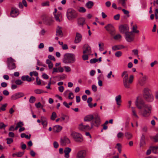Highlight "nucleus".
Returning <instances> with one entry per match:
<instances>
[{"label": "nucleus", "instance_id": "obj_42", "mask_svg": "<svg viewBox=\"0 0 158 158\" xmlns=\"http://www.w3.org/2000/svg\"><path fill=\"white\" fill-rule=\"evenodd\" d=\"M21 137L22 138L25 137L26 139H29L30 138L31 135L28 136L25 133H22L21 135Z\"/></svg>", "mask_w": 158, "mask_h": 158}, {"label": "nucleus", "instance_id": "obj_6", "mask_svg": "<svg viewBox=\"0 0 158 158\" xmlns=\"http://www.w3.org/2000/svg\"><path fill=\"white\" fill-rule=\"evenodd\" d=\"M93 122L91 123V125L92 124L93 125V127L94 126L98 127H99L100 124V117L99 116L98 114V113H95L94 114V117L93 118Z\"/></svg>", "mask_w": 158, "mask_h": 158}, {"label": "nucleus", "instance_id": "obj_1", "mask_svg": "<svg viewBox=\"0 0 158 158\" xmlns=\"http://www.w3.org/2000/svg\"><path fill=\"white\" fill-rule=\"evenodd\" d=\"M135 105L139 109L143 108L144 109L143 111L139 112L141 115L145 118L148 117L150 116L152 109L151 105L145 104L143 100L142 99L139 101H136Z\"/></svg>", "mask_w": 158, "mask_h": 158}, {"label": "nucleus", "instance_id": "obj_21", "mask_svg": "<svg viewBox=\"0 0 158 158\" xmlns=\"http://www.w3.org/2000/svg\"><path fill=\"white\" fill-rule=\"evenodd\" d=\"M62 129V127L59 125H56L53 127V130L55 132H60Z\"/></svg>", "mask_w": 158, "mask_h": 158}, {"label": "nucleus", "instance_id": "obj_32", "mask_svg": "<svg viewBox=\"0 0 158 158\" xmlns=\"http://www.w3.org/2000/svg\"><path fill=\"white\" fill-rule=\"evenodd\" d=\"M152 152L154 153H158V146H152L150 147Z\"/></svg>", "mask_w": 158, "mask_h": 158}, {"label": "nucleus", "instance_id": "obj_59", "mask_svg": "<svg viewBox=\"0 0 158 158\" xmlns=\"http://www.w3.org/2000/svg\"><path fill=\"white\" fill-rule=\"evenodd\" d=\"M23 82L20 79H18L15 81V83L18 85H20Z\"/></svg>", "mask_w": 158, "mask_h": 158}, {"label": "nucleus", "instance_id": "obj_36", "mask_svg": "<svg viewBox=\"0 0 158 158\" xmlns=\"http://www.w3.org/2000/svg\"><path fill=\"white\" fill-rule=\"evenodd\" d=\"M34 91L35 93L37 94H40L44 93H47L46 92H45L42 89H35Z\"/></svg>", "mask_w": 158, "mask_h": 158}, {"label": "nucleus", "instance_id": "obj_13", "mask_svg": "<svg viewBox=\"0 0 158 158\" xmlns=\"http://www.w3.org/2000/svg\"><path fill=\"white\" fill-rule=\"evenodd\" d=\"M85 19L84 18L81 17L77 19V24L78 26L83 27V25L85 24Z\"/></svg>", "mask_w": 158, "mask_h": 158}, {"label": "nucleus", "instance_id": "obj_45", "mask_svg": "<svg viewBox=\"0 0 158 158\" xmlns=\"http://www.w3.org/2000/svg\"><path fill=\"white\" fill-rule=\"evenodd\" d=\"M124 136V134L122 132H120L118 133L117 135V136L118 139H121Z\"/></svg>", "mask_w": 158, "mask_h": 158}, {"label": "nucleus", "instance_id": "obj_39", "mask_svg": "<svg viewBox=\"0 0 158 158\" xmlns=\"http://www.w3.org/2000/svg\"><path fill=\"white\" fill-rule=\"evenodd\" d=\"M57 117V115L56 112H54L52 113V114L51 116V119L52 120H55V118Z\"/></svg>", "mask_w": 158, "mask_h": 158}, {"label": "nucleus", "instance_id": "obj_62", "mask_svg": "<svg viewBox=\"0 0 158 158\" xmlns=\"http://www.w3.org/2000/svg\"><path fill=\"white\" fill-rule=\"evenodd\" d=\"M92 89L93 91L95 92L97 90V87L96 85H93L92 86Z\"/></svg>", "mask_w": 158, "mask_h": 158}, {"label": "nucleus", "instance_id": "obj_53", "mask_svg": "<svg viewBox=\"0 0 158 158\" xmlns=\"http://www.w3.org/2000/svg\"><path fill=\"white\" fill-rule=\"evenodd\" d=\"M121 38V35L119 34H118L115 35L114 37V38L115 40H118Z\"/></svg>", "mask_w": 158, "mask_h": 158}, {"label": "nucleus", "instance_id": "obj_37", "mask_svg": "<svg viewBox=\"0 0 158 158\" xmlns=\"http://www.w3.org/2000/svg\"><path fill=\"white\" fill-rule=\"evenodd\" d=\"M132 108V115H133L134 116H135L136 118H139V117L136 114V112L134 108L133 107H131Z\"/></svg>", "mask_w": 158, "mask_h": 158}, {"label": "nucleus", "instance_id": "obj_12", "mask_svg": "<svg viewBox=\"0 0 158 158\" xmlns=\"http://www.w3.org/2000/svg\"><path fill=\"white\" fill-rule=\"evenodd\" d=\"M119 29L120 32L123 33H128L129 30L128 26L126 25H121L119 27Z\"/></svg>", "mask_w": 158, "mask_h": 158}, {"label": "nucleus", "instance_id": "obj_7", "mask_svg": "<svg viewBox=\"0 0 158 158\" xmlns=\"http://www.w3.org/2000/svg\"><path fill=\"white\" fill-rule=\"evenodd\" d=\"M105 28L112 36H113L115 33V29L111 24H108L106 25Z\"/></svg>", "mask_w": 158, "mask_h": 158}, {"label": "nucleus", "instance_id": "obj_8", "mask_svg": "<svg viewBox=\"0 0 158 158\" xmlns=\"http://www.w3.org/2000/svg\"><path fill=\"white\" fill-rule=\"evenodd\" d=\"M125 38L128 42H131L133 41L135 37V34L132 32H128L125 34Z\"/></svg>", "mask_w": 158, "mask_h": 158}, {"label": "nucleus", "instance_id": "obj_27", "mask_svg": "<svg viewBox=\"0 0 158 158\" xmlns=\"http://www.w3.org/2000/svg\"><path fill=\"white\" fill-rule=\"evenodd\" d=\"M21 79L23 81H26L28 82L32 81V78L28 75L23 76L21 77Z\"/></svg>", "mask_w": 158, "mask_h": 158}, {"label": "nucleus", "instance_id": "obj_24", "mask_svg": "<svg viewBox=\"0 0 158 158\" xmlns=\"http://www.w3.org/2000/svg\"><path fill=\"white\" fill-rule=\"evenodd\" d=\"M115 100L116 102V104L118 106H120L121 101V96L120 95H119L116 96Z\"/></svg>", "mask_w": 158, "mask_h": 158}, {"label": "nucleus", "instance_id": "obj_56", "mask_svg": "<svg viewBox=\"0 0 158 158\" xmlns=\"http://www.w3.org/2000/svg\"><path fill=\"white\" fill-rule=\"evenodd\" d=\"M24 125V124L23 122L21 121L19 122L16 125L17 127H21L22 126H23Z\"/></svg>", "mask_w": 158, "mask_h": 158}, {"label": "nucleus", "instance_id": "obj_43", "mask_svg": "<svg viewBox=\"0 0 158 158\" xmlns=\"http://www.w3.org/2000/svg\"><path fill=\"white\" fill-rule=\"evenodd\" d=\"M7 106V104L6 103L2 105L0 108V110H2V111H5L6 110V108Z\"/></svg>", "mask_w": 158, "mask_h": 158}, {"label": "nucleus", "instance_id": "obj_63", "mask_svg": "<svg viewBox=\"0 0 158 158\" xmlns=\"http://www.w3.org/2000/svg\"><path fill=\"white\" fill-rule=\"evenodd\" d=\"M36 81L37 84L38 85H40L41 84V81L40 79H39L38 77H37L36 78Z\"/></svg>", "mask_w": 158, "mask_h": 158}, {"label": "nucleus", "instance_id": "obj_29", "mask_svg": "<svg viewBox=\"0 0 158 158\" xmlns=\"http://www.w3.org/2000/svg\"><path fill=\"white\" fill-rule=\"evenodd\" d=\"M53 20L52 18L49 17L47 18L45 21L44 23L45 24L47 25H50L52 23Z\"/></svg>", "mask_w": 158, "mask_h": 158}, {"label": "nucleus", "instance_id": "obj_26", "mask_svg": "<svg viewBox=\"0 0 158 158\" xmlns=\"http://www.w3.org/2000/svg\"><path fill=\"white\" fill-rule=\"evenodd\" d=\"M41 120L42 124L44 127H46L48 124L46 118L42 116L41 118Z\"/></svg>", "mask_w": 158, "mask_h": 158}, {"label": "nucleus", "instance_id": "obj_44", "mask_svg": "<svg viewBox=\"0 0 158 158\" xmlns=\"http://www.w3.org/2000/svg\"><path fill=\"white\" fill-rule=\"evenodd\" d=\"M78 10L79 12L84 13L86 11V9L83 7H80L78 8Z\"/></svg>", "mask_w": 158, "mask_h": 158}, {"label": "nucleus", "instance_id": "obj_41", "mask_svg": "<svg viewBox=\"0 0 158 158\" xmlns=\"http://www.w3.org/2000/svg\"><path fill=\"white\" fill-rule=\"evenodd\" d=\"M146 80V77H143L141 80V81L140 83V85L141 86L143 85L145 83Z\"/></svg>", "mask_w": 158, "mask_h": 158}, {"label": "nucleus", "instance_id": "obj_17", "mask_svg": "<svg viewBox=\"0 0 158 158\" xmlns=\"http://www.w3.org/2000/svg\"><path fill=\"white\" fill-rule=\"evenodd\" d=\"M82 37V36L80 33L78 32L76 33L74 42V43L75 44H78L80 43Z\"/></svg>", "mask_w": 158, "mask_h": 158}, {"label": "nucleus", "instance_id": "obj_46", "mask_svg": "<svg viewBox=\"0 0 158 158\" xmlns=\"http://www.w3.org/2000/svg\"><path fill=\"white\" fill-rule=\"evenodd\" d=\"M122 54V52L121 51H117L115 53V55L117 57H119L121 56Z\"/></svg>", "mask_w": 158, "mask_h": 158}, {"label": "nucleus", "instance_id": "obj_51", "mask_svg": "<svg viewBox=\"0 0 158 158\" xmlns=\"http://www.w3.org/2000/svg\"><path fill=\"white\" fill-rule=\"evenodd\" d=\"M132 53L134 54V55L136 56H139L138 55V50L137 49H134L132 51Z\"/></svg>", "mask_w": 158, "mask_h": 158}, {"label": "nucleus", "instance_id": "obj_31", "mask_svg": "<svg viewBox=\"0 0 158 158\" xmlns=\"http://www.w3.org/2000/svg\"><path fill=\"white\" fill-rule=\"evenodd\" d=\"M137 27L136 24L133 25L132 27V31L131 32H132L133 33H138L139 31V30H137Z\"/></svg>", "mask_w": 158, "mask_h": 158}, {"label": "nucleus", "instance_id": "obj_49", "mask_svg": "<svg viewBox=\"0 0 158 158\" xmlns=\"http://www.w3.org/2000/svg\"><path fill=\"white\" fill-rule=\"evenodd\" d=\"M6 140L7 144H10L13 142V140L12 138H7Z\"/></svg>", "mask_w": 158, "mask_h": 158}, {"label": "nucleus", "instance_id": "obj_30", "mask_svg": "<svg viewBox=\"0 0 158 158\" xmlns=\"http://www.w3.org/2000/svg\"><path fill=\"white\" fill-rule=\"evenodd\" d=\"M145 137L143 135H142L140 140V146L142 147L145 143Z\"/></svg>", "mask_w": 158, "mask_h": 158}, {"label": "nucleus", "instance_id": "obj_23", "mask_svg": "<svg viewBox=\"0 0 158 158\" xmlns=\"http://www.w3.org/2000/svg\"><path fill=\"white\" fill-rule=\"evenodd\" d=\"M125 48L122 45H115L112 47V49L114 51L120 50Z\"/></svg>", "mask_w": 158, "mask_h": 158}, {"label": "nucleus", "instance_id": "obj_52", "mask_svg": "<svg viewBox=\"0 0 158 158\" xmlns=\"http://www.w3.org/2000/svg\"><path fill=\"white\" fill-rule=\"evenodd\" d=\"M116 146H118L117 149L119 153H121V146L120 144L118 143L116 144Z\"/></svg>", "mask_w": 158, "mask_h": 158}, {"label": "nucleus", "instance_id": "obj_61", "mask_svg": "<svg viewBox=\"0 0 158 158\" xmlns=\"http://www.w3.org/2000/svg\"><path fill=\"white\" fill-rule=\"evenodd\" d=\"M48 57L50 60H52L54 61H56V59H55V58L53 56H52L51 55H49L48 56Z\"/></svg>", "mask_w": 158, "mask_h": 158}, {"label": "nucleus", "instance_id": "obj_18", "mask_svg": "<svg viewBox=\"0 0 158 158\" xmlns=\"http://www.w3.org/2000/svg\"><path fill=\"white\" fill-rule=\"evenodd\" d=\"M86 152L84 150L79 151L77 154V158H84L86 156Z\"/></svg>", "mask_w": 158, "mask_h": 158}, {"label": "nucleus", "instance_id": "obj_20", "mask_svg": "<svg viewBox=\"0 0 158 158\" xmlns=\"http://www.w3.org/2000/svg\"><path fill=\"white\" fill-rule=\"evenodd\" d=\"M143 97L148 102H152L153 100V97L151 94L144 96Z\"/></svg>", "mask_w": 158, "mask_h": 158}, {"label": "nucleus", "instance_id": "obj_47", "mask_svg": "<svg viewBox=\"0 0 158 158\" xmlns=\"http://www.w3.org/2000/svg\"><path fill=\"white\" fill-rule=\"evenodd\" d=\"M35 100V98L34 96H31L29 99V101L30 103H33Z\"/></svg>", "mask_w": 158, "mask_h": 158}, {"label": "nucleus", "instance_id": "obj_19", "mask_svg": "<svg viewBox=\"0 0 158 158\" xmlns=\"http://www.w3.org/2000/svg\"><path fill=\"white\" fill-rule=\"evenodd\" d=\"M71 151V149L69 147L65 148L64 150V157L66 158H69V153Z\"/></svg>", "mask_w": 158, "mask_h": 158}, {"label": "nucleus", "instance_id": "obj_33", "mask_svg": "<svg viewBox=\"0 0 158 158\" xmlns=\"http://www.w3.org/2000/svg\"><path fill=\"white\" fill-rule=\"evenodd\" d=\"M127 0H118V3L121 4L122 6L124 8H126L127 5L126 2Z\"/></svg>", "mask_w": 158, "mask_h": 158}, {"label": "nucleus", "instance_id": "obj_14", "mask_svg": "<svg viewBox=\"0 0 158 158\" xmlns=\"http://www.w3.org/2000/svg\"><path fill=\"white\" fill-rule=\"evenodd\" d=\"M24 95L23 93H19L13 94L11 97L12 100H14L19 98L23 97Z\"/></svg>", "mask_w": 158, "mask_h": 158}, {"label": "nucleus", "instance_id": "obj_50", "mask_svg": "<svg viewBox=\"0 0 158 158\" xmlns=\"http://www.w3.org/2000/svg\"><path fill=\"white\" fill-rule=\"evenodd\" d=\"M128 74H126L123 78V83L128 81Z\"/></svg>", "mask_w": 158, "mask_h": 158}, {"label": "nucleus", "instance_id": "obj_35", "mask_svg": "<svg viewBox=\"0 0 158 158\" xmlns=\"http://www.w3.org/2000/svg\"><path fill=\"white\" fill-rule=\"evenodd\" d=\"M94 5V3L92 1H89L86 4V6L88 8H91Z\"/></svg>", "mask_w": 158, "mask_h": 158}, {"label": "nucleus", "instance_id": "obj_60", "mask_svg": "<svg viewBox=\"0 0 158 158\" xmlns=\"http://www.w3.org/2000/svg\"><path fill=\"white\" fill-rule=\"evenodd\" d=\"M68 98L69 99H72L74 98V96L72 93H70L69 94Z\"/></svg>", "mask_w": 158, "mask_h": 158}, {"label": "nucleus", "instance_id": "obj_58", "mask_svg": "<svg viewBox=\"0 0 158 158\" xmlns=\"http://www.w3.org/2000/svg\"><path fill=\"white\" fill-rule=\"evenodd\" d=\"M99 50L100 51H102L103 50L104 48H103V44L102 43V44H99Z\"/></svg>", "mask_w": 158, "mask_h": 158}, {"label": "nucleus", "instance_id": "obj_10", "mask_svg": "<svg viewBox=\"0 0 158 158\" xmlns=\"http://www.w3.org/2000/svg\"><path fill=\"white\" fill-rule=\"evenodd\" d=\"M70 143V139L66 136L60 139V143L62 146H65Z\"/></svg>", "mask_w": 158, "mask_h": 158}, {"label": "nucleus", "instance_id": "obj_2", "mask_svg": "<svg viewBox=\"0 0 158 158\" xmlns=\"http://www.w3.org/2000/svg\"><path fill=\"white\" fill-rule=\"evenodd\" d=\"M75 61V55L71 53H66L63 59V62L65 64H71Z\"/></svg>", "mask_w": 158, "mask_h": 158}, {"label": "nucleus", "instance_id": "obj_38", "mask_svg": "<svg viewBox=\"0 0 158 158\" xmlns=\"http://www.w3.org/2000/svg\"><path fill=\"white\" fill-rule=\"evenodd\" d=\"M125 136L128 139H131L132 136V134L128 132H126L125 133Z\"/></svg>", "mask_w": 158, "mask_h": 158}, {"label": "nucleus", "instance_id": "obj_9", "mask_svg": "<svg viewBox=\"0 0 158 158\" xmlns=\"http://www.w3.org/2000/svg\"><path fill=\"white\" fill-rule=\"evenodd\" d=\"M79 129L81 131H86L90 130L93 128V125L92 124L91 127L88 125H84L83 123L80 124L78 127Z\"/></svg>", "mask_w": 158, "mask_h": 158}, {"label": "nucleus", "instance_id": "obj_64", "mask_svg": "<svg viewBox=\"0 0 158 158\" xmlns=\"http://www.w3.org/2000/svg\"><path fill=\"white\" fill-rule=\"evenodd\" d=\"M154 141L156 142H158V134H156L155 136L153 137Z\"/></svg>", "mask_w": 158, "mask_h": 158}, {"label": "nucleus", "instance_id": "obj_3", "mask_svg": "<svg viewBox=\"0 0 158 158\" xmlns=\"http://www.w3.org/2000/svg\"><path fill=\"white\" fill-rule=\"evenodd\" d=\"M77 13L76 12L72 9H69L68 10L67 16L68 19L71 20L74 19L77 17Z\"/></svg>", "mask_w": 158, "mask_h": 158}, {"label": "nucleus", "instance_id": "obj_16", "mask_svg": "<svg viewBox=\"0 0 158 158\" xmlns=\"http://www.w3.org/2000/svg\"><path fill=\"white\" fill-rule=\"evenodd\" d=\"M83 53L84 54H90L91 52L90 47L88 44H85L83 47Z\"/></svg>", "mask_w": 158, "mask_h": 158}, {"label": "nucleus", "instance_id": "obj_22", "mask_svg": "<svg viewBox=\"0 0 158 158\" xmlns=\"http://www.w3.org/2000/svg\"><path fill=\"white\" fill-rule=\"evenodd\" d=\"M56 35L61 37L63 35L62 28L59 26H58L57 27L56 30Z\"/></svg>", "mask_w": 158, "mask_h": 158}, {"label": "nucleus", "instance_id": "obj_40", "mask_svg": "<svg viewBox=\"0 0 158 158\" xmlns=\"http://www.w3.org/2000/svg\"><path fill=\"white\" fill-rule=\"evenodd\" d=\"M61 118L62 119V120H60L61 121H64V120H66L67 121H69V117L67 115H64V116H62L61 117Z\"/></svg>", "mask_w": 158, "mask_h": 158}, {"label": "nucleus", "instance_id": "obj_34", "mask_svg": "<svg viewBox=\"0 0 158 158\" xmlns=\"http://www.w3.org/2000/svg\"><path fill=\"white\" fill-rule=\"evenodd\" d=\"M61 17V14L59 12L57 15H55V17L56 20L58 22H60V21L59 18Z\"/></svg>", "mask_w": 158, "mask_h": 158}, {"label": "nucleus", "instance_id": "obj_4", "mask_svg": "<svg viewBox=\"0 0 158 158\" xmlns=\"http://www.w3.org/2000/svg\"><path fill=\"white\" fill-rule=\"evenodd\" d=\"M7 66L10 70L15 69L16 67L15 60L11 57L7 58Z\"/></svg>", "mask_w": 158, "mask_h": 158}, {"label": "nucleus", "instance_id": "obj_5", "mask_svg": "<svg viewBox=\"0 0 158 158\" xmlns=\"http://www.w3.org/2000/svg\"><path fill=\"white\" fill-rule=\"evenodd\" d=\"M71 135L75 141L77 142H81L83 140L82 135L79 133L75 132H73L72 133Z\"/></svg>", "mask_w": 158, "mask_h": 158}, {"label": "nucleus", "instance_id": "obj_28", "mask_svg": "<svg viewBox=\"0 0 158 158\" xmlns=\"http://www.w3.org/2000/svg\"><path fill=\"white\" fill-rule=\"evenodd\" d=\"M150 91V89L148 88H146L143 89V96H145L151 94L149 91Z\"/></svg>", "mask_w": 158, "mask_h": 158}, {"label": "nucleus", "instance_id": "obj_11", "mask_svg": "<svg viewBox=\"0 0 158 158\" xmlns=\"http://www.w3.org/2000/svg\"><path fill=\"white\" fill-rule=\"evenodd\" d=\"M133 76L131 75L130 76L128 81L123 83V85L125 88L127 89L130 88V84L133 82Z\"/></svg>", "mask_w": 158, "mask_h": 158}, {"label": "nucleus", "instance_id": "obj_25", "mask_svg": "<svg viewBox=\"0 0 158 158\" xmlns=\"http://www.w3.org/2000/svg\"><path fill=\"white\" fill-rule=\"evenodd\" d=\"M94 117V114L93 115L90 114L85 116L84 119V120L85 121H90L92 120Z\"/></svg>", "mask_w": 158, "mask_h": 158}, {"label": "nucleus", "instance_id": "obj_57", "mask_svg": "<svg viewBox=\"0 0 158 158\" xmlns=\"http://www.w3.org/2000/svg\"><path fill=\"white\" fill-rule=\"evenodd\" d=\"M122 11L124 13L127 15L128 17H129V11L128 10H126L125 9H122Z\"/></svg>", "mask_w": 158, "mask_h": 158}, {"label": "nucleus", "instance_id": "obj_54", "mask_svg": "<svg viewBox=\"0 0 158 158\" xmlns=\"http://www.w3.org/2000/svg\"><path fill=\"white\" fill-rule=\"evenodd\" d=\"M24 154L23 152H19L16 153V156L18 157H20L22 156Z\"/></svg>", "mask_w": 158, "mask_h": 158}, {"label": "nucleus", "instance_id": "obj_55", "mask_svg": "<svg viewBox=\"0 0 158 158\" xmlns=\"http://www.w3.org/2000/svg\"><path fill=\"white\" fill-rule=\"evenodd\" d=\"M98 61V60L96 58L91 59L90 60V62L91 64L95 63Z\"/></svg>", "mask_w": 158, "mask_h": 158}, {"label": "nucleus", "instance_id": "obj_15", "mask_svg": "<svg viewBox=\"0 0 158 158\" xmlns=\"http://www.w3.org/2000/svg\"><path fill=\"white\" fill-rule=\"evenodd\" d=\"M19 13V10L15 8H12L10 12V15L11 17H15L17 16Z\"/></svg>", "mask_w": 158, "mask_h": 158}, {"label": "nucleus", "instance_id": "obj_48", "mask_svg": "<svg viewBox=\"0 0 158 158\" xmlns=\"http://www.w3.org/2000/svg\"><path fill=\"white\" fill-rule=\"evenodd\" d=\"M97 103H94V104L91 102H90L88 103V105L90 108H92L93 107H95L97 105Z\"/></svg>", "mask_w": 158, "mask_h": 158}]
</instances>
